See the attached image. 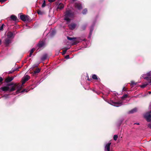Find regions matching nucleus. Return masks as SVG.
<instances>
[{"label": "nucleus", "instance_id": "f257e3e1", "mask_svg": "<svg viewBox=\"0 0 151 151\" xmlns=\"http://www.w3.org/2000/svg\"><path fill=\"white\" fill-rule=\"evenodd\" d=\"M18 88V90L16 91V93H18L20 92V91L22 88V86L19 83H15L14 86H12L10 89L9 87L8 86H5L1 88V89L4 91H8L9 92L13 91L15 90L16 88Z\"/></svg>", "mask_w": 151, "mask_h": 151}, {"label": "nucleus", "instance_id": "f03ea898", "mask_svg": "<svg viewBox=\"0 0 151 151\" xmlns=\"http://www.w3.org/2000/svg\"><path fill=\"white\" fill-rule=\"evenodd\" d=\"M74 15V13L70 10H66L65 13L64 19L68 22H70V18L73 17Z\"/></svg>", "mask_w": 151, "mask_h": 151}, {"label": "nucleus", "instance_id": "7ed1b4c3", "mask_svg": "<svg viewBox=\"0 0 151 151\" xmlns=\"http://www.w3.org/2000/svg\"><path fill=\"white\" fill-rule=\"evenodd\" d=\"M20 18L23 21H29L31 20L30 17L27 15H21L20 16Z\"/></svg>", "mask_w": 151, "mask_h": 151}, {"label": "nucleus", "instance_id": "20e7f679", "mask_svg": "<svg viewBox=\"0 0 151 151\" xmlns=\"http://www.w3.org/2000/svg\"><path fill=\"white\" fill-rule=\"evenodd\" d=\"M3 42L6 47H9L10 44L12 42V39L5 37L3 41Z\"/></svg>", "mask_w": 151, "mask_h": 151}, {"label": "nucleus", "instance_id": "39448f33", "mask_svg": "<svg viewBox=\"0 0 151 151\" xmlns=\"http://www.w3.org/2000/svg\"><path fill=\"white\" fill-rule=\"evenodd\" d=\"M144 117L147 122H150L151 120V111L145 114Z\"/></svg>", "mask_w": 151, "mask_h": 151}, {"label": "nucleus", "instance_id": "423d86ee", "mask_svg": "<svg viewBox=\"0 0 151 151\" xmlns=\"http://www.w3.org/2000/svg\"><path fill=\"white\" fill-rule=\"evenodd\" d=\"M14 34H13L12 32H9L7 33L6 35V37L8 38L12 39H12L14 38Z\"/></svg>", "mask_w": 151, "mask_h": 151}, {"label": "nucleus", "instance_id": "0eeeda50", "mask_svg": "<svg viewBox=\"0 0 151 151\" xmlns=\"http://www.w3.org/2000/svg\"><path fill=\"white\" fill-rule=\"evenodd\" d=\"M30 78V76L27 75L23 77L22 82V84H24L26 81H28Z\"/></svg>", "mask_w": 151, "mask_h": 151}, {"label": "nucleus", "instance_id": "6e6552de", "mask_svg": "<svg viewBox=\"0 0 151 151\" xmlns=\"http://www.w3.org/2000/svg\"><path fill=\"white\" fill-rule=\"evenodd\" d=\"M67 38L68 40H73V41H74V42H73L72 44L73 45H76L79 42H78L75 41V40L76 38V37H67Z\"/></svg>", "mask_w": 151, "mask_h": 151}, {"label": "nucleus", "instance_id": "1a4fd4ad", "mask_svg": "<svg viewBox=\"0 0 151 151\" xmlns=\"http://www.w3.org/2000/svg\"><path fill=\"white\" fill-rule=\"evenodd\" d=\"M75 6L79 10H80L82 9L81 4L80 3H76L75 4Z\"/></svg>", "mask_w": 151, "mask_h": 151}, {"label": "nucleus", "instance_id": "9d476101", "mask_svg": "<svg viewBox=\"0 0 151 151\" xmlns=\"http://www.w3.org/2000/svg\"><path fill=\"white\" fill-rule=\"evenodd\" d=\"M76 26V24L75 23H71L68 26L69 29L71 30H74Z\"/></svg>", "mask_w": 151, "mask_h": 151}, {"label": "nucleus", "instance_id": "9b49d317", "mask_svg": "<svg viewBox=\"0 0 151 151\" xmlns=\"http://www.w3.org/2000/svg\"><path fill=\"white\" fill-rule=\"evenodd\" d=\"M14 78V77L13 76L10 77L9 76L5 79V82L6 83H9Z\"/></svg>", "mask_w": 151, "mask_h": 151}, {"label": "nucleus", "instance_id": "f8f14e48", "mask_svg": "<svg viewBox=\"0 0 151 151\" xmlns=\"http://www.w3.org/2000/svg\"><path fill=\"white\" fill-rule=\"evenodd\" d=\"M45 42L43 41H40L37 45V47L39 48H41L43 47L45 45Z\"/></svg>", "mask_w": 151, "mask_h": 151}, {"label": "nucleus", "instance_id": "ddd939ff", "mask_svg": "<svg viewBox=\"0 0 151 151\" xmlns=\"http://www.w3.org/2000/svg\"><path fill=\"white\" fill-rule=\"evenodd\" d=\"M10 18L11 20L15 22H16L17 20H18L17 17L14 15H11Z\"/></svg>", "mask_w": 151, "mask_h": 151}, {"label": "nucleus", "instance_id": "4468645a", "mask_svg": "<svg viewBox=\"0 0 151 151\" xmlns=\"http://www.w3.org/2000/svg\"><path fill=\"white\" fill-rule=\"evenodd\" d=\"M137 111V108H135L133 109H132L129 111V113L133 114L135 112H136Z\"/></svg>", "mask_w": 151, "mask_h": 151}, {"label": "nucleus", "instance_id": "2eb2a0df", "mask_svg": "<svg viewBox=\"0 0 151 151\" xmlns=\"http://www.w3.org/2000/svg\"><path fill=\"white\" fill-rule=\"evenodd\" d=\"M64 7V5L63 4L60 3L59 4L57 8V9H61Z\"/></svg>", "mask_w": 151, "mask_h": 151}, {"label": "nucleus", "instance_id": "dca6fc26", "mask_svg": "<svg viewBox=\"0 0 151 151\" xmlns=\"http://www.w3.org/2000/svg\"><path fill=\"white\" fill-rule=\"evenodd\" d=\"M47 54H44L42 55V58H41V60L42 61H44V60H46L47 59Z\"/></svg>", "mask_w": 151, "mask_h": 151}, {"label": "nucleus", "instance_id": "f3484780", "mask_svg": "<svg viewBox=\"0 0 151 151\" xmlns=\"http://www.w3.org/2000/svg\"><path fill=\"white\" fill-rule=\"evenodd\" d=\"M94 25H92L91 26L90 28V31L89 33V37L91 36L92 34V32L93 30Z\"/></svg>", "mask_w": 151, "mask_h": 151}, {"label": "nucleus", "instance_id": "a211bd4d", "mask_svg": "<svg viewBox=\"0 0 151 151\" xmlns=\"http://www.w3.org/2000/svg\"><path fill=\"white\" fill-rule=\"evenodd\" d=\"M144 79L148 81L149 84H151V77H146L144 78Z\"/></svg>", "mask_w": 151, "mask_h": 151}, {"label": "nucleus", "instance_id": "6ab92c4d", "mask_svg": "<svg viewBox=\"0 0 151 151\" xmlns=\"http://www.w3.org/2000/svg\"><path fill=\"white\" fill-rule=\"evenodd\" d=\"M137 83V82H135V81H131L130 86L131 87H133L134 85H136Z\"/></svg>", "mask_w": 151, "mask_h": 151}, {"label": "nucleus", "instance_id": "aec40b11", "mask_svg": "<svg viewBox=\"0 0 151 151\" xmlns=\"http://www.w3.org/2000/svg\"><path fill=\"white\" fill-rule=\"evenodd\" d=\"M40 69L39 68H36L35 70L34 71V74H36L40 72Z\"/></svg>", "mask_w": 151, "mask_h": 151}, {"label": "nucleus", "instance_id": "412c9836", "mask_svg": "<svg viewBox=\"0 0 151 151\" xmlns=\"http://www.w3.org/2000/svg\"><path fill=\"white\" fill-rule=\"evenodd\" d=\"M87 24H84L81 26V30H84L86 29V27L87 26Z\"/></svg>", "mask_w": 151, "mask_h": 151}, {"label": "nucleus", "instance_id": "4be33fe9", "mask_svg": "<svg viewBox=\"0 0 151 151\" xmlns=\"http://www.w3.org/2000/svg\"><path fill=\"white\" fill-rule=\"evenodd\" d=\"M18 68H15L14 69H12L10 71L9 73V74L12 73L14 72L15 71H18Z\"/></svg>", "mask_w": 151, "mask_h": 151}, {"label": "nucleus", "instance_id": "5701e85b", "mask_svg": "<svg viewBox=\"0 0 151 151\" xmlns=\"http://www.w3.org/2000/svg\"><path fill=\"white\" fill-rule=\"evenodd\" d=\"M65 50H63V52H62V55H65V54L66 53V52H67V50H68V49H69V48H65Z\"/></svg>", "mask_w": 151, "mask_h": 151}, {"label": "nucleus", "instance_id": "b1692460", "mask_svg": "<svg viewBox=\"0 0 151 151\" xmlns=\"http://www.w3.org/2000/svg\"><path fill=\"white\" fill-rule=\"evenodd\" d=\"M92 78L94 80L98 79L97 76L95 74L92 75Z\"/></svg>", "mask_w": 151, "mask_h": 151}, {"label": "nucleus", "instance_id": "393cba45", "mask_svg": "<svg viewBox=\"0 0 151 151\" xmlns=\"http://www.w3.org/2000/svg\"><path fill=\"white\" fill-rule=\"evenodd\" d=\"M127 96H128V95L127 94H124L122 97V99H124L125 98H127Z\"/></svg>", "mask_w": 151, "mask_h": 151}, {"label": "nucleus", "instance_id": "a878e982", "mask_svg": "<svg viewBox=\"0 0 151 151\" xmlns=\"http://www.w3.org/2000/svg\"><path fill=\"white\" fill-rule=\"evenodd\" d=\"M87 12V10L86 9H84L82 12V13L84 14H86Z\"/></svg>", "mask_w": 151, "mask_h": 151}, {"label": "nucleus", "instance_id": "bb28decb", "mask_svg": "<svg viewBox=\"0 0 151 151\" xmlns=\"http://www.w3.org/2000/svg\"><path fill=\"white\" fill-rule=\"evenodd\" d=\"M118 137V136L117 135H114L113 137V139L114 140L116 141Z\"/></svg>", "mask_w": 151, "mask_h": 151}, {"label": "nucleus", "instance_id": "cd10ccee", "mask_svg": "<svg viewBox=\"0 0 151 151\" xmlns=\"http://www.w3.org/2000/svg\"><path fill=\"white\" fill-rule=\"evenodd\" d=\"M5 26V25L4 24H3L0 27V30H3V28Z\"/></svg>", "mask_w": 151, "mask_h": 151}, {"label": "nucleus", "instance_id": "c85d7f7f", "mask_svg": "<svg viewBox=\"0 0 151 151\" xmlns=\"http://www.w3.org/2000/svg\"><path fill=\"white\" fill-rule=\"evenodd\" d=\"M45 5H46L45 1V0H44L42 4V8L44 7H45Z\"/></svg>", "mask_w": 151, "mask_h": 151}, {"label": "nucleus", "instance_id": "c756f323", "mask_svg": "<svg viewBox=\"0 0 151 151\" xmlns=\"http://www.w3.org/2000/svg\"><path fill=\"white\" fill-rule=\"evenodd\" d=\"M148 85V84L147 83L146 84H145L140 86L142 88H144L145 87Z\"/></svg>", "mask_w": 151, "mask_h": 151}, {"label": "nucleus", "instance_id": "7c9ffc66", "mask_svg": "<svg viewBox=\"0 0 151 151\" xmlns=\"http://www.w3.org/2000/svg\"><path fill=\"white\" fill-rule=\"evenodd\" d=\"M29 91V90H28L27 89H24L21 91V92L23 93L24 92H27L28 91Z\"/></svg>", "mask_w": 151, "mask_h": 151}, {"label": "nucleus", "instance_id": "2f4dec72", "mask_svg": "<svg viewBox=\"0 0 151 151\" xmlns=\"http://www.w3.org/2000/svg\"><path fill=\"white\" fill-rule=\"evenodd\" d=\"M37 13L39 14L42 15V12L39 10H37Z\"/></svg>", "mask_w": 151, "mask_h": 151}, {"label": "nucleus", "instance_id": "473e14b6", "mask_svg": "<svg viewBox=\"0 0 151 151\" xmlns=\"http://www.w3.org/2000/svg\"><path fill=\"white\" fill-rule=\"evenodd\" d=\"M35 49L34 48H32L30 51V53H33L34 52V51L35 50Z\"/></svg>", "mask_w": 151, "mask_h": 151}, {"label": "nucleus", "instance_id": "72a5a7b5", "mask_svg": "<svg viewBox=\"0 0 151 151\" xmlns=\"http://www.w3.org/2000/svg\"><path fill=\"white\" fill-rule=\"evenodd\" d=\"M14 84H14L13 83H9V84H7V86H11V85H13V86H14Z\"/></svg>", "mask_w": 151, "mask_h": 151}, {"label": "nucleus", "instance_id": "f704fd0d", "mask_svg": "<svg viewBox=\"0 0 151 151\" xmlns=\"http://www.w3.org/2000/svg\"><path fill=\"white\" fill-rule=\"evenodd\" d=\"M3 80V78L1 77H0V83H1V84H2V81Z\"/></svg>", "mask_w": 151, "mask_h": 151}, {"label": "nucleus", "instance_id": "c9c22d12", "mask_svg": "<svg viewBox=\"0 0 151 151\" xmlns=\"http://www.w3.org/2000/svg\"><path fill=\"white\" fill-rule=\"evenodd\" d=\"M148 127L151 129V124H149L147 125Z\"/></svg>", "mask_w": 151, "mask_h": 151}, {"label": "nucleus", "instance_id": "e433bc0d", "mask_svg": "<svg viewBox=\"0 0 151 151\" xmlns=\"http://www.w3.org/2000/svg\"><path fill=\"white\" fill-rule=\"evenodd\" d=\"M69 58H70V57H69V55H67L65 56V58L67 59H69Z\"/></svg>", "mask_w": 151, "mask_h": 151}, {"label": "nucleus", "instance_id": "4c0bfd02", "mask_svg": "<svg viewBox=\"0 0 151 151\" xmlns=\"http://www.w3.org/2000/svg\"><path fill=\"white\" fill-rule=\"evenodd\" d=\"M123 91H127V88H126L125 87H123V89H122Z\"/></svg>", "mask_w": 151, "mask_h": 151}, {"label": "nucleus", "instance_id": "58836bf2", "mask_svg": "<svg viewBox=\"0 0 151 151\" xmlns=\"http://www.w3.org/2000/svg\"><path fill=\"white\" fill-rule=\"evenodd\" d=\"M56 0H48V1L50 2H52L55 1Z\"/></svg>", "mask_w": 151, "mask_h": 151}, {"label": "nucleus", "instance_id": "ea45409f", "mask_svg": "<svg viewBox=\"0 0 151 151\" xmlns=\"http://www.w3.org/2000/svg\"><path fill=\"white\" fill-rule=\"evenodd\" d=\"M7 0H0V2L1 3L6 1Z\"/></svg>", "mask_w": 151, "mask_h": 151}, {"label": "nucleus", "instance_id": "a19ab883", "mask_svg": "<svg viewBox=\"0 0 151 151\" xmlns=\"http://www.w3.org/2000/svg\"><path fill=\"white\" fill-rule=\"evenodd\" d=\"M147 76L148 77H150V73H148L147 74Z\"/></svg>", "mask_w": 151, "mask_h": 151}, {"label": "nucleus", "instance_id": "79ce46f5", "mask_svg": "<svg viewBox=\"0 0 151 151\" xmlns=\"http://www.w3.org/2000/svg\"><path fill=\"white\" fill-rule=\"evenodd\" d=\"M115 104H116V105L117 106H118L117 105L119 104V103H117V102L115 103Z\"/></svg>", "mask_w": 151, "mask_h": 151}, {"label": "nucleus", "instance_id": "37998d69", "mask_svg": "<svg viewBox=\"0 0 151 151\" xmlns=\"http://www.w3.org/2000/svg\"><path fill=\"white\" fill-rule=\"evenodd\" d=\"M134 124H136L138 125H139V124L138 123H136Z\"/></svg>", "mask_w": 151, "mask_h": 151}, {"label": "nucleus", "instance_id": "c03bdc74", "mask_svg": "<svg viewBox=\"0 0 151 151\" xmlns=\"http://www.w3.org/2000/svg\"><path fill=\"white\" fill-rule=\"evenodd\" d=\"M32 53H31L30 52V54H29V57H31V56L32 55Z\"/></svg>", "mask_w": 151, "mask_h": 151}, {"label": "nucleus", "instance_id": "a18cd8bd", "mask_svg": "<svg viewBox=\"0 0 151 151\" xmlns=\"http://www.w3.org/2000/svg\"><path fill=\"white\" fill-rule=\"evenodd\" d=\"M32 53H31L30 52V54H29V57H31V56L32 55Z\"/></svg>", "mask_w": 151, "mask_h": 151}, {"label": "nucleus", "instance_id": "49530a36", "mask_svg": "<svg viewBox=\"0 0 151 151\" xmlns=\"http://www.w3.org/2000/svg\"><path fill=\"white\" fill-rule=\"evenodd\" d=\"M81 41H86V39H84L83 40H81Z\"/></svg>", "mask_w": 151, "mask_h": 151}, {"label": "nucleus", "instance_id": "de8ad7c7", "mask_svg": "<svg viewBox=\"0 0 151 151\" xmlns=\"http://www.w3.org/2000/svg\"><path fill=\"white\" fill-rule=\"evenodd\" d=\"M91 80V79H89V78H88V80L89 81H90Z\"/></svg>", "mask_w": 151, "mask_h": 151}, {"label": "nucleus", "instance_id": "09e8293b", "mask_svg": "<svg viewBox=\"0 0 151 151\" xmlns=\"http://www.w3.org/2000/svg\"><path fill=\"white\" fill-rule=\"evenodd\" d=\"M1 39H0V45H1Z\"/></svg>", "mask_w": 151, "mask_h": 151}, {"label": "nucleus", "instance_id": "8fccbe9b", "mask_svg": "<svg viewBox=\"0 0 151 151\" xmlns=\"http://www.w3.org/2000/svg\"><path fill=\"white\" fill-rule=\"evenodd\" d=\"M149 93L150 94L151 93V92L150 91H149Z\"/></svg>", "mask_w": 151, "mask_h": 151}, {"label": "nucleus", "instance_id": "3c124183", "mask_svg": "<svg viewBox=\"0 0 151 151\" xmlns=\"http://www.w3.org/2000/svg\"><path fill=\"white\" fill-rule=\"evenodd\" d=\"M150 122H151V121H150Z\"/></svg>", "mask_w": 151, "mask_h": 151}]
</instances>
